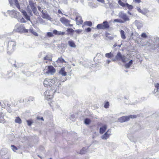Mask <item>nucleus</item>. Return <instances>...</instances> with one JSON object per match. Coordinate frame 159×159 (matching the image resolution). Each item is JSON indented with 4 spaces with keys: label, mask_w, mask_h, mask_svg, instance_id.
<instances>
[{
    "label": "nucleus",
    "mask_w": 159,
    "mask_h": 159,
    "mask_svg": "<svg viewBox=\"0 0 159 159\" xmlns=\"http://www.w3.org/2000/svg\"><path fill=\"white\" fill-rule=\"evenodd\" d=\"M66 80V77L64 78L63 79H58L56 77H54L52 79L46 78L44 80L43 84L45 87L50 86L52 89L59 88L60 87L61 82H63Z\"/></svg>",
    "instance_id": "nucleus-1"
},
{
    "label": "nucleus",
    "mask_w": 159,
    "mask_h": 159,
    "mask_svg": "<svg viewBox=\"0 0 159 159\" xmlns=\"http://www.w3.org/2000/svg\"><path fill=\"white\" fill-rule=\"evenodd\" d=\"M9 1L11 6H13V5L15 4L16 7L22 13L25 18L28 20H30V17L27 15L26 12L23 9H21L18 0H9Z\"/></svg>",
    "instance_id": "nucleus-2"
},
{
    "label": "nucleus",
    "mask_w": 159,
    "mask_h": 159,
    "mask_svg": "<svg viewBox=\"0 0 159 159\" xmlns=\"http://www.w3.org/2000/svg\"><path fill=\"white\" fill-rule=\"evenodd\" d=\"M58 88H50V89L46 90L44 93L45 98L48 100H50L53 98V95L57 90Z\"/></svg>",
    "instance_id": "nucleus-3"
},
{
    "label": "nucleus",
    "mask_w": 159,
    "mask_h": 159,
    "mask_svg": "<svg viewBox=\"0 0 159 159\" xmlns=\"http://www.w3.org/2000/svg\"><path fill=\"white\" fill-rule=\"evenodd\" d=\"M5 43L7 44V52L10 53L13 52L16 48V42L14 41L7 40Z\"/></svg>",
    "instance_id": "nucleus-4"
},
{
    "label": "nucleus",
    "mask_w": 159,
    "mask_h": 159,
    "mask_svg": "<svg viewBox=\"0 0 159 159\" xmlns=\"http://www.w3.org/2000/svg\"><path fill=\"white\" fill-rule=\"evenodd\" d=\"M13 31L20 33H28V30L25 29L23 24H17L15 27Z\"/></svg>",
    "instance_id": "nucleus-5"
},
{
    "label": "nucleus",
    "mask_w": 159,
    "mask_h": 159,
    "mask_svg": "<svg viewBox=\"0 0 159 159\" xmlns=\"http://www.w3.org/2000/svg\"><path fill=\"white\" fill-rule=\"evenodd\" d=\"M116 59H112V61H114L116 59L117 60L121 61L122 62L125 63L128 61V58H127L126 56L124 55L121 54L120 52H118L116 56Z\"/></svg>",
    "instance_id": "nucleus-6"
},
{
    "label": "nucleus",
    "mask_w": 159,
    "mask_h": 159,
    "mask_svg": "<svg viewBox=\"0 0 159 159\" xmlns=\"http://www.w3.org/2000/svg\"><path fill=\"white\" fill-rule=\"evenodd\" d=\"M7 13L11 17L16 18L19 21V16L20 13L19 12L14 10H12L7 11Z\"/></svg>",
    "instance_id": "nucleus-7"
},
{
    "label": "nucleus",
    "mask_w": 159,
    "mask_h": 159,
    "mask_svg": "<svg viewBox=\"0 0 159 159\" xmlns=\"http://www.w3.org/2000/svg\"><path fill=\"white\" fill-rule=\"evenodd\" d=\"M136 117L135 115H130L128 116H124L118 118V120L120 122L123 123L129 120L130 118H135Z\"/></svg>",
    "instance_id": "nucleus-8"
},
{
    "label": "nucleus",
    "mask_w": 159,
    "mask_h": 159,
    "mask_svg": "<svg viewBox=\"0 0 159 159\" xmlns=\"http://www.w3.org/2000/svg\"><path fill=\"white\" fill-rule=\"evenodd\" d=\"M109 27L108 22L106 21H104L101 24H98L97 26V28L98 29H107Z\"/></svg>",
    "instance_id": "nucleus-9"
},
{
    "label": "nucleus",
    "mask_w": 159,
    "mask_h": 159,
    "mask_svg": "<svg viewBox=\"0 0 159 159\" xmlns=\"http://www.w3.org/2000/svg\"><path fill=\"white\" fill-rule=\"evenodd\" d=\"M29 4L34 13L36 15L38 16L39 14L37 11V8L35 6L34 3L31 0L29 2Z\"/></svg>",
    "instance_id": "nucleus-10"
},
{
    "label": "nucleus",
    "mask_w": 159,
    "mask_h": 159,
    "mask_svg": "<svg viewBox=\"0 0 159 159\" xmlns=\"http://www.w3.org/2000/svg\"><path fill=\"white\" fill-rule=\"evenodd\" d=\"M45 70L46 71V73L48 74L52 75L53 74L56 72L55 69L52 66H47L46 67Z\"/></svg>",
    "instance_id": "nucleus-11"
},
{
    "label": "nucleus",
    "mask_w": 159,
    "mask_h": 159,
    "mask_svg": "<svg viewBox=\"0 0 159 159\" xmlns=\"http://www.w3.org/2000/svg\"><path fill=\"white\" fill-rule=\"evenodd\" d=\"M60 21L66 26L71 27L73 25L70 24V21L65 17H61L60 18Z\"/></svg>",
    "instance_id": "nucleus-12"
},
{
    "label": "nucleus",
    "mask_w": 159,
    "mask_h": 159,
    "mask_svg": "<svg viewBox=\"0 0 159 159\" xmlns=\"http://www.w3.org/2000/svg\"><path fill=\"white\" fill-rule=\"evenodd\" d=\"M119 17L122 19L124 22L129 20V19L127 15L123 12H120L118 14Z\"/></svg>",
    "instance_id": "nucleus-13"
},
{
    "label": "nucleus",
    "mask_w": 159,
    "mask_h": 159,
    "mask_svg": "<svg viewBox=\"0 0 159 159\" xmlns=\"http://www.w3.org/2000/svg\"><path fill=\"white\" fill-rule=\"evenodd\" d=\"M111 130L109 129L104 134L101 136V139H102L107 140L111 134Z\"/></svg>",
    "instance_id": "nucleus-14"
},
{
    "label": "nucleus",
    "mask_w": 159,
    "mask_h": 159,
    "mask_svg": "<svg viewBox=\"0 0 159 159\" xmlns=\"http://www.w3.org/2000/svg\"><path fill=\"white\" fill-rule=\"evenodd\" d=\"M41 13L42 14V17L43 18L48 20H50L51 19V17L49 16L46 11L42 10Z\"/></svg>",
    "instance_id": "nucleus-15"
},
{
    "label": "nucleus",
    "mask_w": 159,
    "mask_h": 159,
    "mask_svg": "<svg viewBox=\"0 0 159 159\" xmlns=\"http://www.w3.org/2000/svg\"><path fill=\"white\" fill-rule=\"evenodd\" d=\"M52 56L51 54H48L45 56L43 58V61L44 62L47 63L48 61H52Z\"/></svg>",
    "instance_id": "nucleus-16"
},
{
    "label": "nucleus",
    "mask_w": 159,
    "mask_h": 159,
    "mask_svg": "<svg viewBox=\"0 0 159 159\" xmlns=\"http://www.w3.org/2000/svg\"><path fill=\"white\" fill-rule=\"evenodd\" d=\"M75 19L77 25H79L82 24L83 21L82 19V18L80 16L78 15H77Z\"/></svg>",
    "instance_id": "nucleus-17"
},
{
    "label": "nucleus",
    "mask_w": 159,
    "mask_h": 159,
    "mask_svg": "<svg viewBox=\"0 0 159 159\" xmlns=\"http://www.w3.org/2000/svg\"><path fill=\"white\" fill-rule=\"evenodd\" d=\"M135 25L138 29H140L142 27L143 24L142 22L136 20L134 22Z\"/></svg>",
    "instance_id": "nucleus-18"
},
{
    "label": "nucleus",
    "mask_w": 159,
    "mask_h": 159,
    "mask_svg": "<svg viewBox=\"0 0 159 159\" xmlns=\"http://www.w3.org/2000/svg\"><path fill=\"white\" fill-rule=\"evenodd\" d=\"M65 68L63 67L61 68L59 70V73L63 76H66L67 75V73L65 71Z\"/></svg>",
    "instance_id": "nucleus-19"
},
{
    "label": "nucleus",
    "mask_w": 159,
    "mask_h": 159,
    "mask_svg": "<svg viewBox=\"0 0 159 159\" xmlns=\"http://www.w3.org/2000/svg\"><path fill=\"white\" fill-rule=\"evenodd\" d=\"M58 64L63 63H66L64 59L61 57H59L56 61Z\"/></svg>",
    "instance_id": "nucleus-20"
},
{
    "label": "nucleus",
    "mask_w": 159,
    "mask_h": 159,
    "mask_svg": "<svg viewBox=\"0 0 159 159\" xmlns=\"http://www.w3.org/2000/svg\"><path fill=\"white\" fill-rule=\"evenodd\" d=\"M107 126L106 125H104L102 127L100 128V133L101 134H102L106 131L107 129Z\"/></svg>",
    "instance_id": "nucleus-21"
},
{
    "label": "nucleus",
    "mask_w": 159,
    "mask_h": 159,
    "mask_svg": "<svg viewBox=\"0 0 159 159\" xmlns=\"http://www.w3.org/2000/svg\"><path fill=\"white\" fill-rule=\"evenodd\" d=\"M68 43L69 45L71 47L75 48L76 47L74 41L72 40L69 41Z\"/></svg>",
    "instance_id": "nucleus-22"
},
{
    "label": "nucleus",
    "mask_w": 159,
    "mask_h": 159,
    "mask_svg": "<svg viewBox=\"0 0 159 159\" xmlns=\"http://www.w3.org/2000/svg\"><path fill=\"white\" fill-rule=\"evenodd\" d=\"M133 62V61L132 60H131L128 63L125 64V68H129L130 66L132 64Z\"/></svg>",
    "instance_id": "nucleus-23"
},
{
    "label": "nucleus",
    "mask_w": 159,
    "mask_h": 159,
    "mask_svg": "<svg viewBox=\"0 0 159 159\" xmlns=\"http://www.w3.org/2000/svg\"><path fill=\"white\" fill-rule=\"evenodd\" d=\"M105 56L107 58H110L114 57V55L111 52L106 53L105 54Z\"/></svg>",
    "instance_id": "nucleus-24"
},
{
    "label": "nucleus",
    "mask_w": 159,
    "mask_h": 159,
    "mask_svg": "<svg viewBox=\"0 0 159 159\" xmlns=\"http://www.w3.org/2000/svg\"><path fill=\"white\" fill-rule=\"evenodd\" d=\"M120 34L121 37L122 39H126V37L125 35V32L124 30H121L120 31Z\"/></svg>",
    "instance_id": "nucleus-25"
},
{
    "label": "nucleus",
    "mask_w": 159,
    "mask_h": 159,
    "mask_svg": "<svg viewBox=\"0 0 159 159\" xmlns=\"http://www.w3.org/2000/svg\"><path fill=\"white\" fill-rule=\"evenodd\" d=\"M29 31L35 36H38V33L37 32L34 31L32 27H31L30 29L29 30Z\"/></svg>",
    "instance_id": "nucleus-26"
},
{
    "label": "nucleus",
    "mask_w": 159,
    "mask_h": 159,
    "mask_svg": "<svg viewBox=\"0 0 159 159\" xmlns=\"http://www.w3.org/2000/svg\"><path fill=\"white\" fill-rule=\"evenodd\" d=\"M87 148L86 147L83 148L80 152V154H83L87 152Z\"/></svg>",
    "instance_id": "nucleus-27"
},
{
    "label": "nucleus",
    "mask_w": 159,
    "mask_h": 159,
    "mask_svg": "<svg viewBox=\"0 0 159 159\" xmlns=\"http://www.w3.org/2000/svg\"><path fill=\"white\" fill-rule=\"evenodd\" d=\"M15 121L16 123H18V124H21L22 122V121L21 119L19 117H16L15 120Z\"/></svg>",
    "instance_id": "nucleus-28"
},
{
    "label": "nucleus",
    "mask_w": 159,
    "mask_h": 159,
    "mask_svg": "<svg viewBox=\"0 0 159 159\" xmlns=\"http://www.w3.org/2000/svg\"><path fill=\"white\" fill-rule=\"evenodd\" d=\"M149 12L148 10L146 8H144L142 10L141 13L142 14L145 15L147 13Z\"/></svg>",
    "instance_id": "nucleus-29"
},
{
    "label": "nucleus",
    "mask_w": 159,
    "mask_h": 159,
    "mask_svg": "<svg viewBox=\"0 0 159 159\" xmlns=\"http://www.w3.org/2000/svg\"><path fill=\"white\" fill-rule=\"evenodd\" d=\"M46 54V52L45 51H43L40 52L38 55L39 58H41L42 57L44 56Z\"/></svg>",
    "instance_id": "nucleus-30"
},
{
    "label": "nucleus",
    "mask_w": 159,
    "mask_h": 159,
    "mask_svg": "<svg viewBox=\"0 0 159 159\" xmlns=\"http://www.w3.org/2000/svg\"><path fill=\"white\" fill-rule=\"evenodd\" d=\"M114 22H118L120 23H124V21H123V20H121V19H115L114 20Z\"/></svg>",
    "instance_id": "nucleus-31"
},
{
    "label": "nucleus",
    "mask_w": 159,
    "mask_h": 159,
    "mask_svg": "<svg viewBox=\"0 0 159 159\" xmlns=\"http://www.w3.org/2000/svg\"><path fill=\"white\" fill-rule=\"evenodd\" d=\"M91 122V120L88 118H86L84 120V123L86 125L89 124Z\"/></svg>",
    "instance_id": "nucleus-32"
},
{
    "label": "nucleus",
    "mask_w": 159,
    "mask_h": 159,
    "mask_svg": "<svg viewBox=\"0 0 159 159\" xmlns=\"http://www.w3.org/2000/svg\"><path fill=\"white\" fill-rule=\"evenodd\" d=\"M5 122V120L4 119L3 116L2 115H0V123H4Z\"/></svg>",
    "instance_id": "nucleus-33"
},
{
    "label": "nucleus",
    "mask_w": 159,
    "mask_h": 159,
    "mask_svg": "<svg viewBox=\"0 0 159 159\" xmlns=\"http://www.w3.org/2000/svg\"><path fill=\"white\" fill-rule=\"evenodd\" d=\"M125 6L129 10H131L133 8V6H132L129 5L127 3H125Z\"/></svg>",
    "instance_id": "nucleus-34"
},
{
    "label": "nucleus",
    "mask_w": 159,
    "mask_h": 159,
    "mask_svg": "<svg viewBox=\"0 0 159 159\" xmlns=\"http://www.w3.org/2000/svg\"><path fill=\"white\" fill-rule=\"evenodd\" d=\"M85 25L91 26L92 25V23L90 21H86L84 23Z\"/></svg>",
    "instance_id": "nucleus-35"
},
{
    "label": "nucleus",
    "mask_w": 159,
    "mask_h": 159,
    "mask_svg": "<svg viewBox=\"0 0 159 159\" xmlns=\"http://www.w3.org/2000/svg\"><path fill=\"white\" fill-rule=\"evenodd\" d=\"M118 3L119 4L123 7H125V4L122 2L120 0H119L118 1Z\"/></svg>",
    "instance_id": "nucleus-36"
},
{
    "label": "nucleus",
    "mask_w": 159,
    "mask_h": 159,
    "mask_svg": "<svg viewBox=\"0 0 159 159\" xmlns=\"http://www.w3.org/2000/svg\"><path fill=\"white\" fill-rule=\"evenodd\" d=\"M66 31L69 33L71 34L74 32V30L71 28H68Z\"/></svg>",
    "instance_id": "nucleus-37"
},
{
    "label": "nucleus",
    "mask_w": 159,
    "mask_h": 159,
    "mask_svg": "<svg viewBox=\"0 0 159 159\" xmlns=\"http://www.w3.org/2000/svg\"><path fill=\"white\" fill-rule=\"evenodd\" d=\"M11 149L14 152H16L17 150V148L13 145H11Z\"/></svg>",
    "instance_id": "nucleus-38"
},
{
    "label": "nucleus",
    "mask_w": 159,
    "mask_h": 159,
    "mask_svg": "<svg viewBox=\"0 0 159 159\" xmlns=\"http://www.w3.org/2000/svg\"><path fill=\"white\" fill-rule=\"evenodd\" d=\"M141 37L143 38H147V35L145 33H143L141 34Z\"/></svg>",
    "instance_id": "nucleus-39"
},
{
    "label": "nucleus",
    "mask_w": 159,
    "mask_h": 159,
    "mask_svg": "<svg viewBox=\"0 0 159 159\" xmlns=\"http://www.w3.org/2000/svg\"><path fill=\"white\" fill-rule=\"evenodd\" d=\"M27 122L28 124V125L29 126H31L32 124L33 123V122L30 120H27Z\"/></svg>",
    "instance_id": "nucleus-40"
},
{
    "label": "nucleus",
    "mask_w": 159,
    "mask_h": 159,
    "mask_svg": "<svg viewBox=\"0 0 159 159\" xmlns=\"http://www.w3.org/2000/svg\"><path fill=\"white\" fill-rule=\"evenodd\" d=\"M46 36L49 37H52L53 36V34L51 32H48Z\"/></svg>",
    "instance_id": "nucleus-41"
},
{
    "label": "nucleus",
    "mask_w": 159,
    "mask_h": 159,
    "mask_svg": "<svg viewBox=\"0 0 159 159\" xmlns=\"http://www.w3.org/2000/svg\"><path fill=\"white\" fill-rule=\"evenodd\" d=\"M20 22L22 23H25L26 22V20H25L24 18L22 17V18L20 19Z\"/></svg>",
    "instance_id": "nucleus-42"
},
{
    "label": "nucleus",
    "mask_w": 159,
    "mask_h": 159,
    "mask_svg": "<svg viewBox=\"0 0 159 159\" xmlns=\"http://www.w3.org/2000/svg\"><path fill=\"white\" fill-rule=\"evenodd\" d=\"M109 104L108 102H107L105 104L104 107L105 108H107L109 107Z\"/></svg>",
    "instance_id": "nucleus-43"
},
{
    "label": "nucleus",
    "mask_w": 159,
    "mask_h": 159,
    "mask_svg": "<svg viewBox=\"0 0 159 159\" xmlns=\"http://www.w3.org/2000/svg\"><path fill=\"white\" fill-rule=\"evenodd\" d=\"M28 13L30 15L32 16L33 15V14L32 12V11L30 9L27 10Z\"/></svg>",
    "instance_id": "nucleus-44"
},
{
    "label": "nucleus",
    "mask_w": 159,
    "mask_h": 159,
    "mask_svg": "<svg viewBox=\"0 0 159 159\" xmlns=\"http://www.w3.org/2000/svg\"><path fill=\"white\" fill-rule=\"evenodd\" d=\"M65 34V32H61V31H58L57 35H64Z\"/></svg>",
    "instance_id": "nucleus-45"
},
{
    "label": "nucleus",
    "mask_w": 159,
    "mask_h": 159,
    "mask_svg": "<svg viewBox=\"0 0 159 159\" xmlns=\"http://www.w3.org/2000/svg\"><path fill=\"white\" fill-rule=\"evenodd\" d=\"M155 86L157 89H159V84L157 83L156 84H155Z\"/></svg>",
    "instance_id": "nucleus-46"
},
{
    "label": "nucleus",
    "mask_w": 159,
    "mask_h": 159,
    "mask_svg": "<svg viewBox=\"0 0 159 159\" xmlns=\"http://www.w3.org/2000/svg\"><path fill=\"white\" fill-rule=\"evenodd\" d=\"M136 9L137 10V11H138L140 13H141L142 10H141L139 7H137Z\"/></svg>",
    "instance_id": "nucleus-47"
},
{
    "label": "nucleus",
    "mask_w": 159,
    "mask_h": 159,
    "mask_svg": "<svg viewBox=\"0 0 159 159\" xmlns=\"http://www.w3.org/2000/svg\"><path fill=\"white\" fill-rule=\"evenodd\" d=\"M91 29L90 28H88L85 29L86 32H89L91 31Z\"/></svg>",
    "instance_id": "nucleus-48"
},
{
    "label": "nucleus",
    "mask_w": 159,
    "mask_h": 159,
    "mask_svg": "<svg viewBox=\"0 0 159 159\" xmlns=\"http://www.w3.org/2000/svg\"><path fill=\"white\" fill-rule=\"evenodd\" d=\"M58 32V31H57V30H53V32L54 34H56V35H57Z\"/></svg>",
    "instance_id": "nucleus-49"
},
{
    "label": "nucleus",
    "mask_w": 159,
    "mask_h": 159,
    "mask_svg": "<svg viewBox=\"0 0 159 159\" xmlns=\"http://www.w3.org/2000/svg\"><path fill=\"white\" fill-rule=\"evenodd\" d=\"M34 98L32 97H30L28 99V101H33L34 100Z\"/></svg>",
    "instance_id": "nucleus-50"
},
{
    "label": "nucleus",
    "mask_w": 159,
    "mask_h": 159,
    "mask_svg": "<svg viewBox=\"0 0 159 159\" xmlns=\"http://www.w3.org/2000/svg\"><path fill=\"white\" fill-rule=\"evenodd\" d=\"M37 120H43V117H41V118H39V117H37Z\"/></svg>",
    "instance_id": "nucleus-51"
},
{
    "label": "nucleus",
    "mask_w": 159,
    "mask_h": 159,
    "mask_svg": "<svg viewBox=\"0 0 159 159\" xmlns=\"http://www.w3.org/2000/svg\"><path fill=\"white\" fill-rule=\"evenodd\" d=\"M134 1L136 3H139L141 2V0H134Z\"/></svg>",
    "instance_id": "nucleus-52"
},
{
    "label": "nucleus",
    "mask_w": 159,
    "mask_h": 159,
    "mask_svg": "<svg viewBox=\"0 0 159 159\" xmlns=\"http://www.w3.org/2000/svg\"><path fill=\"white\" fill-rule=\"evenodd\" d=\"M38 10H39V11H41H41H42V10H42V8H41L39 6H38Z\"/></svg>",
    "instance_id": "nucleus-53"
},
{
    "label": "nucleus",
    "mask_w": 159,
    "mask_h": 159,
    "mask_svg": "<svg viewBox=\"0 0 159 159\" xmlns=\"http://www.w3.org/2000/svg\"><path fill=\"white\" fill-rule=\"evenodd\" d=\"M75 32L78 33H79L81 32V30H75Z\"/></svg>",
    "instance_id": "nucleus-54"
},
{
    "label": "nucleus",
    "mask_w": 159,
    "mask_h": 159,
    "mask_svg": "<svg viewBox=\"0 0 159 159\" xmlns=\"http://www.w3.org/2000/svg\"><path fill=\"white\" fill-rule=\"evenodd\" d=\"M58 13L59 14H63L62 13V11L60 10H59V9L58 10Z\"/></svg>",
    "instance_id": "nucleus-55"
},
{
    "label": "nucleus",
    "mask_w": 159,
    "mask_h": 159,
    "mask_svg": "<svg viewBox=\"0 0 159 159\" xmlns=\"http://www.w3.org/2000/svg\"><path fill=\"white\" fill-rule=\"evenodd\" d=\"M30 5L28 6L26 8V10H28L30 9Z\"/></svg>",
    "instance_id": "nucleus-56"
},
{
    "label": "nucleus",
    "mask_w": 159,
    "mask_h": 159,
    "mask_svg": "<svg viewBox=\"0 0 159 159\" xmlns=\"http://www.w3.org/2000/svg\"><path fill=\"white\" fill-rule=\"evenodd\" d=\"M158 89H154V93H155L157 92L158 91Z\"/></svg>",
    "instance_id": "nucleus-57"
},
{
    "label": "nucleus",
    "mask_w": 159,
    "mask_h": 159,
    "mask_svg": "<svg viewBox=\"0 0 159 159\" xmlns=\"http://www.w3.org/2000/svg\"><path fill=\"white\" fill-rule=\"evenodd\" d=\"M13 66H14V67H16H16H18V66H17V65L16 64V63H15V64H13Z\"/></svg>",
    "instance_id": "nucleus-58"
},
{
    "label": "nucleus",
    "mask_w": 159,
    "mask_h": 159,
    "mask_svg": "<svg viewBox=\"0 0 159 159\" xmlns=\"http://www.w3.org/2000/svg\"><path fill=\"white\" fill-rule=\"evenodd\" d=\"M111 62V61L109 60H107V63L108 64H109Z\"/></svg>",
    "instance_id": "nucleus-59"
},
{
    "label": "nucleus",
    "mask_w": 159,
    "mask_h": 159,
    "mask_svg": "<svg viewBox=\"0 0 159 159\" xmlns=\"http://www.w3.org/2000/svg\"><path fill=\"white\" fill-rule=\"evenodd\" d=\"M98 1L101 2H104V0H97Z\"/></svg>",
    "instance_id": "nucleus-60"
},
{
    "label": "nucleus",
    "mask_w": 159,
    "mask_h": 159,
    "mask_svg": "<svg viewBox=\"0 0 159 159\" xmlns=\"http://www.w3.org/2000/svg\"><path fill=\"white\" fill-rule=\"evenodd\" d=\"M2 13L4 15V16H6V13L5 12H2Z\"/></svg>",
    "instance_id": "nucleus-61"
},
{
    "label": "nucleus",
    "mask_w": 159,
    "mask_h": 159,
    "mask_svg": "<svg viewBox=\"0 0 159 159\" xmlns=\"http://www.w3.org/2000/svg\"><path fill=\"white\" fill-rule=\"evenodd\" d=\"M117 45L116 44H115L114 45H113V46L114 47H116V46H117Z\"/></svg>",
    "instance_id": "nucleus-62"
},
{
    "label": "nucleus",
    "mask_w": 159,
    "mask_h": 159,
    "mask_svg": "<svg viewBox=\"0 0 159 159\" xmlns=\"http://www.w3.org/2000/svg\"><path fill=\"white\" fill-rule=\"evenodd\" d=\"M128 13L130 15H131V13L129 11H128Z\"/></svg>",
    "instance_id": "nucleus-63"
},
{
    "label": "nucleus",
    "mask_w": 159,
    "mask_h": 159,
    "mask_svg": "<svg viewBox=\"0 0 159 159\" xmlns=\"http://www.w3.org/2000/svg\"><path fill=\"white\" fill-rule=\"evenodd\" d=\"M157 2L159 4V0H157Z\"/></svg>",
    "instance_id": "nucleus-64"
}]
</instances>
